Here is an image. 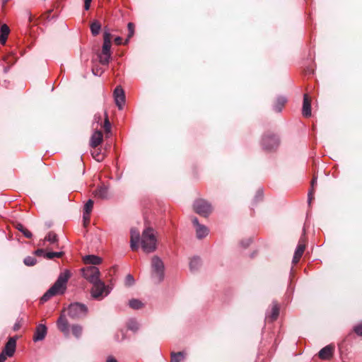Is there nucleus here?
<instances>
[{"instance_id": "nucleus-38", "label": "nucleus", "mask_w": 362, "mask_h": 362, "mask_svg": "<svg viewBox=\"0 0 362 362\" xmlns=\"http://www.w3.org/2000/svg\"><path fill=\"white\" fill-rule=\"evenodd\" d=\"M93 201L92 199H89L84 206L83 212L90 213L93 207Z\"/></svg>"}, {"instance_id": "nucleus-30", "label": "nucleus", "mask_w": 362, "mask_h": 362, "mask_svg": "<svg viewBox=\"0 0 362 362\" xmlns=\"http://www.w3.org/2000/svg\"><path fill=\"white\" fill-rule=\"evenodd\" d=\"M129 307L134 310L141 309L144 307V303L138 299H132L129 302Z\"/></svg>"}, {"instance_id": "nucleus-53", "label": "nucleus", "mask_w": 362, "mask_h": 362, "mask_svg": "<svg viewBox=\"0 0 362 362\" xmlns=\"http://www.w3.org/2000/svg\"><path fill=\"white\" fill-rule=\"evenodd\" d=\"M8 0H3V5L4 6Z\"/></svg>"}, {"instance_id": "nucleus-28", "label": "nucleus", "mask_w": 362, "mask_h": 362, "mask_svg": "<svg viewBox=\"0 0 362 362\" xmlns=\"http://www.w3.org/2000/svg\"><path fill=\"white\" fill-rule=\"evenodd\" d=\"M127 327L129 330L136 332L139 329V324L134 319H130L127 322Z\"/></svg>"}, {"instance_id": "nucleus-47", "label": "nucleus", "mask_w": 362, "mask_h": 362, "mask_svg": "<svg viewBox=\"0 0 362 362\" xmlns=\"http://www.w3.org/2000/svg\"><path fill=\"white\" fill-rule=\"evenodd\" d=\"M115 42L116 45H119L122 43V37H117L115 39Z\"/></svg>"}, {"instance_id": "nucleus-29", "label": "nucleus", "mask_w": 362, "mask_h": 362, "mask_svg": "<svg viewBox=\"0 0 362 362\" xmlns=\"http://www.w3.org/2000/svg\"><path fill=\"white\" fill-rule=\"evenodd\" d=\"M90 31L93 36H96L100 33L101 24L99 21H95L90 24Z\"/></svg>"}, {"instance_id": "nucleus-13", "label": "nucleus", "mask_w": 362, "mask_h": 362, "mask_svg": "<svg viewBox=\"0 0 362 362\" xmlns=\"http://www.w3.org/2000/svg\"><path fill=\"white\" fill-rule=\"evenodd\" d=\"M192 221L194 226L196 227V235L197 238L202 239L208 235V228L205 226L200 224L197 218L194 217L192 219Z\"/></svg>"}, {"instance_id": "nucleus-17", "label": "nucleus", "mask_w": 362, "mask_h": 362, "mask_svg": "<svg viewBox=\"0 0 362 362\" xmlns=\"http://www.w3.org/2000/svg\"><path fill=\"white\" fill-rule=\"evenodd\" d=\"M140 240V233L139 230L136 228L131 229V237H130V243H131V248L132 250L136 251L139 246L138 243Z\"/></svg>"}, {"instance_id": "nucleus-41", "label": "nucleus", "mask_w": 362, "mask_h": 362, "mask_svg": "<svg viewBox=\"0 0 362 362\" xmlns=\"http://www.w3.org/2000/svg\"><path fill=\"white\" fill-rule=\"evenodd\" d=\"M354 332L358 336H362V323L356 325L354 327Z\"/></svg>"}, {"instance_id": "nucleus-8", "label": "nucleus", "mask_w": 362, "mask_h": 362, "mask_svg": "<svg viewBox=\"0 0 362 362\" xmlns=\"http://www.w3.org/2000/svg\"><path fill=\"white\" fill-rule=\"evenodd\" d=\"M92 284L93 285L91 289V296L93 298L100 300L104 296H107L108 294L109 291L104 282L102 281L98 280Z\"/></svg>"}, {"instance_id": "nucleus-14", "label": "nucleus", "mask_w": 362, "mask_h": 362, "mask_svg": "<svg viewBox=\"0 0 362 362\" xmlns=\"http://www.w3.org/2000/svg\"><path fill=\"white\" fill-rule=\"evenodd\" d=\"M47 332V327L45 325L40 324L36 328L33 334V339L34 341H42L45 339Z\"/></svg>"}, {"instance_id": "nucleus-48", "label": "nucleus", "mask_w": 362, "mask_h": 362, "mask_svg": "<svg viewBox=\"0 0 362 362\" xmlns=\"http://www.w3.org/2000/svg\"><path fill=\"white\" fill-rule=\"evenodd\" d=\"M20 327H21V324H20V322H16V323L14 325V326H13V330H14V331H17V330H18V329H20Z\"/></svg>"}, {"instance_id": "nucleus-12", "label": "nucleus", "mask_w": 362, "mask_h": 362, "mask_svg": "<svg viewBox=\"0 0 362 362\" xmlns=\"http://www.w3.org/2000/svg\"><path fill=\"white\" fill-rule=\"evenodd\" d=\"M113 94L117 106L119 110H122L125 103V95L124 90L121 86H117L114 90Z\"/></svg>"}, {"instance_id": "nucleus-4", "label": "nucleus", "mask_w": 362, "mask_h": 362, "mask_svg": "<svg viewBox=\"0 0 362 362\" xmlns=\"http://www.w3.org/2000/svg\"><path fill=\"white\" fill-rule=\"evenodd\" d=\"M151 277L156 283H160L164 279V264L158 256L151 259Z\"/></svg>"}, {"instance_id": "nucleus-39", "label": "nucleus", "mask_w": 362, "mask_h": 362, "mask_svg": "<svg viewBox=\"0 0 362 362\" xmlns=\"http://www.w3.org/2000/svg\"><path fill=\"white\" fill-rule=\"evenodd\" d=\"M317 182V178L315 177H314L311 181V186H312V189L308 193V202L309 203L311 202V200L313 199V193H314V185Z\"/></svg>"}, {"instance_id": "nucleus-32", "label": "nucleus", "mask_w": 362, "mask_h": 362, "mask_svg": "<svg viewBox=\"0 0 362 362\" xmlns=\"http://www.w3.org/2000/svg\"><path fill=\"white\" fill-rule=\"evenodd\" d=\"M127 28H128V35H127V37L125 40L124 44H127L129 42V39L134 36L135 25L133 23H129L127 25Z\"/></svg>"}, {"instance_id": "nucleus-20", "label": "nucleus", "mask_w": 362, "mask_h": 362, "mask_svg": "<svg viewBox=\"0 0 362 362\" xmlns=\"http://www.w3.org/2000/svg\"><path fill=\"white\" fill-rule=\"evenodd\" d=\"M103 135L101 131H96L92 135L90 141L91 147H98L103 141Z\"/></svg>"}, {"instance_id": "nucleus-37", "label": "nucleus", "mask_w": 362, "mask_h": 362, "mask_svg": "<svg viewBox=\"0 0 362 362\" xmlns=\"http://www.w3.org/2000/svg\"><path fill=\"white\" fill-rule=\"evenodd\" d=\"M23 262L27 266H34L36 264L37 260L35 257L28 256L24 259Z\"/></svg>"}, {"instance_id": "nucleus-3", "label": "nucleus", "mask_w": 362, "mask_h": 362, "mask_svg": "<svg viewBox=\"0 0 362 362\" xmlns=\"http://www.w3.org/2000/svg\"><path fill=\"white\" fill-rule=\"evenodd\" d=\"M112 35L105 31L103 33V45L101 52L98 54L99 62L103 65H107L111 58Z\"/></svg>"}, {"instance_id": "nucleus-33", "label": "nucleus", "mask_w": 362, "mask_h": 362, "mask_svg": "<svg viewBox=\"0 0 362 362\" xmlns=\"http://www.w3.org/2000/svg\"><path fill=\"white\" fill-rule=\"evenodd\" d=\"M64 255L63 252H48L45 254V257L48 259H52L55 257L60 258Z\"/></svg>"}, {"instance_id": "nucleus-42", "label": "nucleus", "mask_w": 362, "mask_h": 362, "mask_svg": "<svg viewBox=\"0 0 362 362\" xmlns=\"http://www.w3.org/2000/svg\"><path fill=\"white\" fill-rule=\"evenodd\" d=\"M90 213L83 212V221H84V224L85 225L90 222Z\"/></svg>"}, {"instance_id": "nucleus-31", "label": "nucleus", "mask_w": 362, "mask_h": 362, "mask_svg": "<svg viewBox=\"0 0 362 362\" xmlns=\"http://www.w3.org/2000/svg\"><path fill=\"white\" fill-rule=\"evenodd\" d=\"M15 227L17 230L22 232L27 238H31L33 237L32 233L26 229L23 224L18 223L16 224Z\"/></svg>"}, {"instance_id": "nucleus-40", "label": "nucleus", "mask_w": 362, "mask_h": 362, "mask_svg": "<svg viewBox=\"0 0 362 362\" xmlns=\"http://www.w3.org/2000/svg\"><path fill=\"white\" fill-rule=\"evenodd\" d=\"M134 283V279L132 275L128 274L125 278V285L126 286H132Z\"/></svg>"}, {"instance_id": "nucleus-27", "label": "nucleus", "mask_w": 362, "mask_h": 362, "mask_svg": "<svg viewBox=\"0 0 362 362\" xmlns=\"http://www.w3.org/2000/svg\"><path fill=\"white\" fill-rule=\"evenodd\" d=\"M202 264L201 259L198 257H194L189 262V269L191 272H194L197 271Z\"/></svg>"}, {"instance_id": "nucleus-10", "label": "nucleus", "mask_w": 362, "mask_h": 362, "mask_svg": "<svg viewBox=\"0 0 362 362\" xmlns=\"http://www.w3.org/2000/svg\"><path fill=\"white\" fill-rule=\"evenodd\" d=\"M306 247V240L305 237V230H303V234L300 237L297 248L295 251L293 258V264H296L300 259L302 255L304 253V251Z\"/></svg>"}, {"instance_id": "nucleus-1", "label": "nucleus", "mask_w": 362, "mask_h": 362, "mask_svg": "<svg viewBox=\"0 0 362 362\" xmlns=\"http://www.w3.org/2000/svg\"><path fill=\"white\" fill-rule=\"evenodd\" d=\"M70 277L71 273L69 270H65L64 272H62L54 284L41 297L40 302L43 303L54 296L64 293L66 290L67 282Z\"/></svg>"}, {"instance_id": "nucleus-50", "label": "nucleus", "mask_w": 362, "mask_h": 362, "mask_svg": "<svg viewBox=\"0 0 362 362\" xmlns=\"http://www.w3.org/2000/svg\"><path fill=\"white\" fill-rule=\"evenodd\" d=\"M120 332H121V334H122V339H121V340H124V339H125V338H126V335H125V333L124 332V331H123V330H121V331H120Z\"/></svg>"}, {"instance_id": "nucleus-43", "label": "nucleus", "mask_w": 362, "mask_h": 362, "mask_svg": "<svg viewBox=\"0 0 362 362\" xmlns=\"http://www.w3.org/2000/svg\"><path fill=\"white\" fill-rule=\"evenodd\" d=\"M45 251L43 250V249H37V250H35V255H37V256H44L45 257Z\"/></svg>"}, {"instance_id": "nucleus-24", "label": "nucleus", "mask_w": 362, "mask_h": 362, "mask_svg": "<svg viewBox=\"0 0 362 362\" xmlns=\"http://www.w3.org/2000/svg\"><path fill=\"white\" fill-rule=\"evenodd\" d=\"M1 35H0V42L1 45H5L6 40L8 38V35L10 33V29L8 26L6 24H4L1 26Z\"/></svg>"}, {"instance_id": "nucleus-16", "label": "nucleus", "mask_w": 362, "mask_h": 362, "mask_svg": "<svg viewBox=\"0 0 362 362\" xmlns=\"http://www.w3.org/2000/svg\"><path fill=\"white\" fill-rule=\"evenodd\" d=\"M58 329L63 332L66 336L69 334V322L64 314H61L57 322Z\"/></svg>"}, {"instance_id": "nucleus-2", "label": "nucleus", "mask_w": 362, "mask_h": 362, "mask_svg": "<svg viewBox=\"0 0 362 362\" xmlns=\"http://www.w3.org/2000/svg\"><path fill=\"white\" fill-rule=\"evenodd\" d=\"M156 238L152 228H146L141 235V245L146 253L153 252L156 249Z\"/></svg>"}, {"instance_id": "nucleus-21", "label": "nucleus", "mask_w": 362, "mask_h": 362, "mask_svg": "<svg viewBox=\"0 0 362 362\" xmlns=\"http://www.w3.org/2000/svg\"><path fill=\"white\" fill-rule=\"evenodd\" d=\"M187 356L186 351H172L170 353V362H184Z\"/></svg>"}, {"instance_id": "nucleus-19", "label": "nucleus", "mask_w": 362, "mask_h": 362, "mask_svg": "<svg viewBox=\"0 0 362 362\" xmlns=\"http://www.w3.org/2000/svg\"><path fill=\"white\" fill-rule=\"evenodd\" d=\"M287 103V99L284 96L277 97L273 103V109L276 112H281L282 109Z\"/></svg>"}, {"instance_id": "nucleus-34", "label": "nucleus", "mask_w": 362, "mask_h": 362, "mask_svg": "<svg viewBox=\"0 0 362 362\" xmlns=\"http://www.w3.org/2000/svg\"><path fill=\"white\" fill-rule=\"evenodd\" d=\"M83 328L81 325H74L71 327L72 334L76 337L79 338L82 334Z\"/></svg>"}, {"instance_id": "nucleus-26", "label": "nucleus", "mask_w": 362, "mask_h": 362, "mask_svg": "<svg viewBox=\"0 0 362 362\" xmlns=\"http://www.w3.org/2000/svg\"><path fill=\"white\" fill-rule=\"evenodd\" d=\"M95 196L100 199H107L108 197L107 188L105 186L100 187L95 192Z\"/></svg>"}, {"instance_id": "nucleus-5", "label": "nucleus", "mask_w": 362, "mask_h": 362, "mask_svg": "<svg viewBox=\"0 0 362 362\" xmlns=\"http://www.w3.org/2000/svg\"><path fill=\"white\" fill-rule=\"evenodd\" d=\"M280 144L279 136L272 132L264 134L262 139V146L264 150L271 151H275Z\"/></svg>"}, {"instance_id": "nucleus-9", "label": "nucleus", "mask_w": 362, "mask_h": 362, "mask_svg": "<svg viewBox=\"0 0 362 362\" xmlns=\"http://www.w3.org/2000/svg\"><path fill=\"white\" fill-rule=\"evenodd\" d=\"M83 276L90 283L100 280V271L95 266H88L82 269Z\"/></svg>"}, {"instance_id": "nucleus-36", "label": "nucleus", "mask_w": 362, "mask_h": 362, "mask_svg": "<svg viewBox=\"0 0 362 362\" xmlns=\"http://www.w3.org/2000/svg\"><path fill=\"white\" fill-rule=\"evenodd\" d=\"M105 118L103 128L106 133H109V132H110V130H111V124L109 121L107 112H105Z\"/></svg>"}, {"instance_id": "nucleus-44", "label": "nucleus", "mask_w": 362, "mask_h": 362, "mask_svg": "<svg viewBox=\"0 0 362 362\" xmlns=\"http://www.w3.org/2000/svg\"><path fill=\"white\" fill-rule=\"evenodd\" d=\"M92 0H84V8L85 10H88L90 6V3Z\"/></svg>"}, {"instance_id": "nucleus-45", "label": "nucleus", "mask_w": 362, "mask_h": 362, "mask_svg": "<svg viewBox=\"0 0 362 362\" xmlns=\"http://www.w3.org/2000/svg\"><path fill=\"white\" fill-rule=\"evenodd\" d=\"M262 199V192L259 191L257 192V194L255 197V201L257 202L259 201H261Z\"/></svg>"}, {"instance_id": "nucleus-23", "label": "nucleus", "mask_w": 362, "mask_h": 362, "mask_svg": "<svg viewBox=\"0 0 362 362\" xmlns=\"http://www.w3.org/2000/svg\"><path fill=\"white\" fill-rule=\"evenodd\" d=\"M83 259L85 264L93 265H97L102 262L101 258L95 255H86Z\"/></svg>"}, {"instance_id": "nucleus-18", "label": "nucleus", "mask_w": 362, "mask_h": 362, "mask_svg": "<svg viewBox=\"0 0 362 362\" xmlns=\"http://www.w3.org/2000/svg\"><path fill=\"white\" fill-rule=\"evenodd\" d=\"M302 114L305 117L311 116V99L308 94H305L303 97Z\"/></svg>"}, {"instance_id": "nucleus-35", "label": "nucleus", "mask_w": 362, "mask_h": 362, "mask_svg": "<svg viewBox=\"0 0 362 362\" xmlns=\"http://www.w3.org/2000/svg\"><path fill=\"white\" fill-rule=\"evenodd\" d=\"M45 240L52 243H57L58 241L57 235L53 232H49L45 238Z\"/></svg>"}, {"instance_id": "nucleus-46", "label": "nucleus", "mask_w": 362, "mask_h": 362, "mask_svg": "<svg viewBox=\"0 0 362 362\" xmlns=\"http://www.w3.org/2000/svg\"><path fill=\"white\" fill-rule=\"evenodd\" d=\"M7 357L8 356L5 355L4 353L1 352L0 354V362H4Z\"/></svg>"}, {"instance_id": "nucleus-11", "label": "nucleus", "mask_w": 362, "mask_h": 362, "mask_svg": "<svg viewBox=\"0 0 362 362\" xmlns=\"http://www.w3.org/2000/svg\"><path fill=\"white\" fill-rule=\"evenodd\" d=\"M17 339L18 337L16 336L10 337L5 344L2 353H4V354L8 356V357L13 356L16 351Z\"/></svg>"}, {"instance_id": "nucleus-6", "label": "nucleus", "mask_w": 362, "mask_h": 362, "mask_svg": "<svg viewBox=\"0 0 362 362\" xmlns=\"http://www.w3.org/2000/svg\"><path fill=\"white\" fill-rule=\"evenodd\" d=\"M87 307L82 303H71L68 308V315L73 320H78L86 316Z\"/></svg>"}, {"instance_id": "nucleus-52", "label": "nucleus", "mask_w": 362, "mask_h": 362, "mask_svg": "<svg viewBox=\"0 0 362 362\" xmlns=\"http://www.w3.org/2000/svg\"><path fill=\"white\" fill-rule=\"evenodd\" d=\"M98 69H93V73L94 75H98Z\"/></svg>"}, {"instance_id": "nucleus-7", "label": "nucleus", "mask_w": 362, "mask_h": 362, "mask_svg": "<svg viewBox=\"0 0 362 362\" xmlns=\"http://www.w3.org/2000/svg\"><path fill=\"white\" fill-rule=\"evenodd\" d=\"M194 211L204 217L208 216L212 211L211 204L202 199H197L193 204Z\"/></svg>"}, {"instance_id": "nucleus-22", "label": "nucleus", "mask_w": 362, "mask_h": 362, "mask_svg": "<svg viewBox=\"0 0 362 362\" xmlns=\"http://www.w3.org/2000/svg\"><path fill=\"white\" fill-rule=\"evenodd\" d=\"M279 315V306L277 303H274L272 305V310L269 315L267 316V318L270 322L275 321Z\"/></svg>"}, {"instance_id": "nucleus-49", "label": "nucleus", "mask_w": 362, "mask_h": 362, "mask_svg": "<svg viewBox=\"0 0 362 362\" xmlns=\"http://www.w3.org/2000/svg\"><path fill=\"white\" fill-rule=\"evenodd\" d=\"M107 362H117V361L112 356H109L107 359Z\"/></svg>"}, {"instance_id": "nucleus-51", "label": "nucleus", "mask_w": 362, "mask_h": 362, "mask_svg": "<svg viewBox=\"0 0 362 362\" xmlns=\"http://www.w3.org/2000/svg\"><path fill=\"white\" fill-rule=\"evenodd\" d=\"M28 17H29V21L31 22L32 21V15L30 12H28Z\"/></svg>"}, {"instance_id": "nucleus-15", "label": "nucleus", "mask_w": 362, "mask_h": 362, "mask_svg": "<svg viewBox=\"0 0 362 362\" xmlns=\"http://www.w3.org/2000/svg\"><path fill=\"white\" fill-rule=\"evenodd\" d=\"M334 346L333 345H327L322 348L318 353V356L321 359L328 360L333 356Z\"/></svg>"}, {"instance_id": "nucleus-25", "label": "nucleus", "mask_w": 362, "mask_h": 362, "mask_svg": "<svg viewBox=\"0 0 362 362\" xmlns=\"http://www.w3.org/2000/svg\"><path fill=\"white\" fill-rule=\"evenodd\" d=\"M91 155L93 158L98 162H101L105 158V154L101 149L98 147H92Z\"/></svg>"}]
</instances>
